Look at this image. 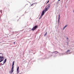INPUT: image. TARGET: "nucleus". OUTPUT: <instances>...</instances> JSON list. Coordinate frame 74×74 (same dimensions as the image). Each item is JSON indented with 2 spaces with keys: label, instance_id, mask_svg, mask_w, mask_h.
I'll list each match as a JSON object with an SVG mask.
<instances>
[{
  "label": "nucleus",
  "instance_id": "16",
  "mask_svg": "<svg viewBox=\"0 0 74 74\" xmlns=\"http://www.w3.org/2000/svg\"><path fill=\"white\" fill-rule=\"evenodd\" d=\"M34 3H33L32 5H31V6H32L33 5H34Z\"/></svg>",
  "mask_w": 74,
  "mask_h": 74
},
{
  "label": "nucleus",
  "instance_id": "5",
  "mask_svg": "<svg viewBox=\"0 0 74 74\" xmlns=\"http://www.w3.org/2000/svg\"><path fill=\"white\" fill-rule=\"evenodd\" d=\"M49 9L48 8H47V7H46L45 8V10H43L44 11H45V12H46V11H47Z\"/></svg>",
  "mask_w": 74,
  "mask_h": 74
},
{
  "label": "nucleus",
  "instance_id": "9",
  "mask_svg": "<svg viewBox=\"0 0 74 74\" xmlns=\"http://www.w3.org/2000/svg\"><path fill=\"white\" fill-rule=\"evenodd\" d=\"M6 61H7V59H5V60L4 61L3 64H4L5 63V62H6Z\"/></svg>",
  "mask_w": 74,
  "mask_h": 74
},
{
  "label": "nucleus",
  "instance_id": "2",
  "mask_svg": "<svg viewBox=\"0 0 74 74\" xmlns=\"http://www.w3.org/2000/svg\"><path fill=\"white\" fill-rule=\"evenodd\" d=\"M0 54H2V53H0ZM3 60H4V57H1L0 56V60H2V61H3Z\"/></svg>",
  "mask_w": 74,
  "mask_h": 74
},
{
  "label": "nucleus",
  "instance_id": "12",
  "mask_svg": "<svg viewBox=\"0 0 74 74\" xmlns=\"http://www.w3.org/2000/svg\"><path fill=\"white\" fill-rule=\"evenodd\" d=\"M60 14H59V15H58V21H59V20L60 19Z\"/></svg>",
  "mask_w": 74,
  "mask_h": 74
},
{
  "label": "nucleus",
  "instance_id": "1",
  "mask_svg": "<svg viewBox=\"0 0 74 74\" xmlns=\"http://www.w3.org/2000/svg\"><path fill=\"white\" fill-rule=\"evenodd\" d=\"M37 27H38V26L36 25L31 30H32V31H34V30H36V29L37 28Z\"/></svg>",
  "mask_w": 74,
  "mask_h": 74
},
{
  "label": "nucleus",
  "instance_id": "7",
  "mask_svg": "<svg viewBox=\"0 0 74 74\" xmlns=\"http://www.w3.org/2000/svg\"><path fill=\"white\" fill-rule=\"evenodd\" d=\"M50 7H51V6L49 5H49H47L46 7L47 8H48L49 9V8H50Z\"/></svg>",
  "mask_w": 74,
  "mask_h": 74
},
{
  "label": "nucleus",
  "instance_id": "4",
  "mask_svg": "<svg viewBox=\"0 0 74 74\" xmlns=\"http://www.w3.org/2000/svg\"><path fill=\"white\" fill-rule=\"evenodd\" d=\"M19 66H18L17 69V74H18V73H19Z\"/></svg>",
  "mask_w": 74,
  "mask_h": 74
},
{
  "label": "nucleus",
  "instance_id": "11",
  "mask_svg": "<svg viewBox=\"0 0 74 74\" xmlns=\"http://www.w3.org/2000/svg\"><path fill=\"white\" fill-rule=\"evenodd\" d=\"M67 25H65L63 28V30H64V29H65V28H66V27H67Z\"/></svg>",
  "mask_w": 74,
  "mask_h": 74
},
{
  "label": "nucleus",
  "instance_id": "19",
  "mask_svg": "<svg viewBox=\"0 0 74 74\" xmlns=\"http://www.w3.org/2000/svg\"><path fill=\"white\" fill-rule=\"evenodd\" d=\"M3 61H2V60H0V63L1 62H2Z\"/></svg>",
  "mask_w": 74,
  "mask_h": 74
},
{
  "label": "nucleus",
  "instance_id": "6",
  "mask_svg": "<svg viewBox=\"0 0 74 74\" xmlns=\"http://www.w3.org/2000/svg\"><path fill=\"white\" fill-rule=\"evenodd\" d=\"M45 12V11L43 10L42 12V13L41 14V15L42 16H43V15H44V12Z\"/></svg>",
  "mask_w": 74,
  "mask_h": 74
},
{
  "label": "nucleus",
  "instance_id": "18",
  "mask_svg": "<svg viewBox=\"0 0 74 74\" xmlns=\"http://www.w3.org/2000/svg\"><path fill=\"white\" fill-rule=\"evenodd\" d=\"M0 12H1V13H2V10H0Z\"/></svg>",
  "mask_w": 74,
  "mask_h": 74
},
{
  "label": "nucleus",
  "instance_id": "10",
  "mask_svg": "<svg viewBox=\"0 0 74 74\" xmlns=\"http://www.w3.org/2000/svg\"><path fill=\"white\" fill-rule=\"evenodd\" d=\"M53 53H56V54H57V53H58V52L57 51H56L53 52Z\"/></svg>",
  "mask_w": 74,
  "mask_h": 74
},
{
  "label": "nucleus",
  "instance_id": "14",
  "mask_svg": "<svg viewBox=\"0 0 74 74\" xmlns=\"http://www.w3.org/2000/svg\"><path fill=\"white\" fill-rule=\"evenodd\" d=\"M47 32H46V33L44 35V36H46L47 35Z\"/></svg>",
  "mask_w": 74,
  "mask_h": 74
},
{
  "label": "nucleus",
  "instance_id": "22",
  "mask_svg": "<svg viewBox=\"0 0 74 74\" xmlns=\"http://www.w3.org/2000/svg\"><path fill=\"white\" fill-rule=\"evenodd\" d=\"M59 1H60V0H58Z\"/></svg>",
  "mask_w": 74,
  "mask_h": 74
},
{
  "label": "nucleus",
  "instance_id": "3",
  "mask_svg": "<svg viewBox=\"0 0 74 74\" xmlns=\"http://www.w3.org/2000/svg\"><path fill=\"white\" fill-rule=\"evenodd\" d=\"M14 67H12V68H11V71H10V73L11 74L12 73H13L14 72Z\"/></svg>",
  "mask_w": 74,
  "mask_h": 74
},
{
  "label": "nucleus",
  "instance_id": "13",
  "mask_svg": "<svg viewBox=\"0 0 74 74\" xmlns=\"http://www.w3.org/2000/svg\"><path fill=\"white\" fill-rule=\"evenodd\" d=\"M42 16L41 15L40 17V19H41V18H42Z\"/></svg>",
  "mask_w": 74,
  "mask_h": 74
},
{
  "label": "nucleus",
  "instance_id": "17",
  "mask_svg": "<svg viewBox=\"0 0 74 74\" xmlns=\"http://www.w3.org/2000/svg\"><path fill=\"white\" fill-rule=\"evenodd\" d=\"M49 1H48L47 2V3H49Z\"/></svg>",
  "mask_w": 74,
  "mask_h": 74
},
{
  "label": "nucleus",
  "instance_id": "8",
  "mask_svg": "<svg viewBox=\"0 0 74 74\" xmlns=\"http://www.w3.org/2000/svg\"><path fill=\"white\" fill-rule=\"evenodd\" d=\"M14 63H15V61H14L13 62V64L12 65V67H14Z\"/></svg>",
  "mask_w": 74,
  "mask_h": 74
},
{
  "label": "nucleus",
  "instance_id": "21",
  "mask_svg": "<svg viewBox=\"0 0 74 74\" xmlns=\"http://www.w3.org/2000/svg\"><path fill=\"white\" fill-rule=\"evenodd\" d=\"M66 39H69V38H66Z\"/></svg>",
  "mask_w": 74,
  "mask_h": 74
},
{
  "label": "nucleus",
  "instance_id": "20",
  "mask_svg": "<svg viewBox=\"0 0 74 74\" xmlns=\"http://www.w3.org/2000/svg\"><path fill=\"white\" fill-rule=\"evenodd\" d=\"M14 44H15V42H14Z\"/></svg>",
  "mask_w": 74,
  "mask_h": 74
},
{
  "label": "nucleus",
  "instance_id": "15",
  "mask_svg": "<svg viewBox=\"0 0 74 74\" xmlns=\"http://www.w3.org/2000/svg\"><path fill=\"white\" fill-rule=\"evenodd\" d=\"M70 50H68L67 51V52H70Z\"/></svg>",
  "mask_w": 74,
  "mask_h": 74
}]
</instances>
